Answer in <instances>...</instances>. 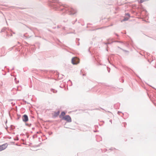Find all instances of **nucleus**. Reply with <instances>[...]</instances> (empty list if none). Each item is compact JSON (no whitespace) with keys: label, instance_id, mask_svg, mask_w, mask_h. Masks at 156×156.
Masks as SVG:
<instances>
[{"label":"nucleus","instance_id":"1","mask_svg":"<svg viewBox=\"0 0 156 156\" xmlns=\"http://www.w3.org/2000/svg\"><path fill=\"white\" fill-rule=\"evenodd\" d=\"M79 62V59L76 57H74L72 59V63L73 65H76Z\"/></svg>","mask_w":156,"mask_h":156},{"label":"nucleus","instance_id":"2","mask_svg":"<svg viewBox=\"0 0 156 156\" xmlns=\"http://www.w3.org/2000/svg\"><path fill=\"white\" fill-rule=\"evenodd\" d=\"M63 119L66 121L68 122H71V119L69 115H66L63 117Z\"/></svg>","mask_w":156,"mask_h":156},{"label":"nucleus","instance_id":"3","mask_svg":"<svg viewBox=\"0 0 156 156\" xmlns=\"http://www.w3.org/2000/svg\"><path fill=\"white\" fill-rule=\"evenodd\" d=\"M8 146V144L7 143L5 144L0 145V151H2L5 149Z\"/></svg>","mask_w":156,"mask_h":156},{"label":"nucleus","instance_id":"4","mask_svg":"<svg viewBox=\"0 0 156 156\" xmlns=\"http://www.w3.org/2000/svg\"><path fill=\"white\" fill-rule=\"evenodd\" d=\"M22 118L23 121L25 122H27L28 120V117L26 115H24Z\"/></svg>","mask_w":156,"mask_h":156},{"label":"nucleus","instance_id":"5","mask_svg":"<svg viewBox=\"0 0 156 156\" xmlns=\"http://www.w3.org/2000/svg\"><path fill=\"white\" fill-rule=\"evenodd\" d=\"M59 113L60 112L59 111H58L56 112H54V113L52 114L53 117L54 118H55L58 116L59 115Z\"/></svg>","mask_w":156,"mask_h":156},{"label":"nucleus","instance_id":"6","mask_svg":"<svg viewBox=\"0 0 156 156\" xmlns=\"http://www.w3.org/2000/svg\"><path fill=\"white\" fill-rule=\"evenodd\" d=\"M65 114V113L64 112H62L61 113V115H60L59 117L60 118L61 117V116H64Z\"/></svg>","mask_w":156,"mask_h":156},{"label":"nucleus","instance_id":"7","mask_svg":"<svg viewBox=\"0 0 156 156\" xmlns=\"http://www.w3.org/2000/svg\"><path fill=\"white\" fill-rule=\"evenodd\" d=\"M129 19V18H125L123 20H122L121 21V22H122L123 21H127V20H128Z\"/></svg>","mask_w":156,"mask_h":156},{"label":"nucleus","instance_id":"8","mask_svg":"<svg viewBox=\"0 0 156 156\" xmlns=\"http://www.w3.org/2000/svg\"><path fill=\"white\" fill-rule=\"evenodd\" d=\"M126 15L128 16H129V17H130V15H129V13H126Z\"/></svg>","mask_w":156,"mask_h":156}]
</instances>
